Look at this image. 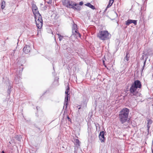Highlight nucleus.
I'll return each mask as SVG.
<instances>
[{"instance_id":"nucleus-1","label":"nucleus","mask_w":153,"mask_h":153,"mask_svg":"<svg viewBox=\"0 0 153 153\" xmlns=\"http://www.w3.org/2000/svg\"><path fill=\"white\" fill-rule=\"evenodd\" d=\"M142 85L140 82L138 80H135L131 86L129 91L131 96L134 98L135 100H137V97L140 96L141 94L137 90L138 88H140Z\"/></svg>"},{"instance_id":"nucleus-2","label":"nucleus","mask_w":153,"mask_h":153,"mask_svg":"<svg viewBox=\"0 0 153 153\" xmlns=\"http://www.w3.org/2000/svg\"><path fill=\"white\" fill-rule=\"evenodd\" d=\"M32 11L34 15L35 21L36 26L39 29H41L43 25L42 17L39 13L38 8L35 4H32Z\"/></svg>"},{"instance_id":"nucleus-3","label":"nucleus","mask_w":153,"mask_h":153,"mask_svg":"<svg viewBox=\"0 0 153 153\" xmlns=\"http://www.w3.org/2000/svg\"><path fill=\"white\" fill-rule=\"evenodd\" d=\"M129 112V109L126 108L123 109L120 111L119 118L122 123H124L127 120Z\"/></svg>"},{"instance_id":"nucleus-4","label":"nucleus","mask_w":153,"mask_h":153,"mask_svg":"<svg viewBox=\"0 0 153 153\" xmlns=\"http://www.w3.org/2000/svg\"><path fill=\"white\" fill-rule=\"evenodd\" d=\"M63 4L68 7L72 8L74 10H78L79 9V7L77 6V4L72 1H70L69 0H63Z\"/></svg>"},{"instance_id":"nucleus-5","label":"nucleus","mask_w":153,"mask_h":153,"mask_svg":"<svg viewBox=\"0 0 153 153\" xmlns=\"http://www.w3.org/2000/svg\"><path fill=\"white\" fill-rule=\"evenodd\" d=\"M109 33L107 30L100 31L97 34V37L100 40H105L109 38Z\"/></svg>"},{"instance_id":"nucleus-6","label":"nucleus","mask_w":153,"mask_h":153,"mask_svg":"<svg viewBox=\"0 0 153 153\" xmlns=\"http://www.w3.org/2000/svg\"><path fill=\"white\" fill-rule=\"evenodd\" d=\"M69 89V87H68V88L66 89V91L65 92L66 96L65 97V103H64V106L63 107V108H65V109H66L67 108L68 104V95H69L68 94V92Z\"/></svg>"},{"instance_id":"nucleus-7","label":"nucleus","mask_w":153,"mask_h":153,"mask_svg":"<svg viewBox=\"0 0 153 153\" xmlns=\"http://www.w3.org/2000/svg\"><path fill=\"white\" fill-rule=\"evenodd\" d=\"M72 33L75 35L78 34L79 37H80V34L77 32V25L75 24H74L72 27Z\"/></svg>"},{"instance_id":"nucleus-8","label":"nucleus","mask_w":153,"mask_h":153,"mask_svg":"<svg viewBox=\"0 0 153 153\" xmlns=\"http://www.w3.org/2000/svg\"><path fill=\"white\" fill-rule=\"evenodd\" d=\"M31 50L30 47L28 45H26L23 49V51L26 54L28 53Z\"/></svg>"},{"instance_id":"nucleus-9","label":"nucleus","mask_w":153,"mask_h":153,"mask_svg":"<svg viewBox=\"0 0 153 153\" xmlns=\"http://www.w3.org/2000/svg\"><path fill=\"white\" fill-rule=\"evenodd\" d=\"M105 132L102 131L100 132L99 135V138L101 142L102 143L104 142L105 138L104 137Z\"/></svg>"},{"instance_id":"nucleus-10","label":"nucleus","mask_w":153,"mask_h":153,"mask_svg":"<svg viewBox=\"0 0 153 153\" xmlns=\"http://www.w3.org/2000/svg\"><path fill=\"white\" fill-rule=\"evenodd\" d=\"M21 74H19V76H18V75L16 76L15 78L14 81L16 84H17L19 82V80H20V77Z\"/></svg>"},{"instance_id":"nucleus-11","label":"nucleus","mask_w":153,"mask_h":153,"mask_svg":"<svg viewBox=\"0 0 153 153\" xmlns=\"http://www.w3.org/2000/svg\"><path fill=\"white\" fill-rule=\"evenodd\" d=\"M74 143L76 146L78 148L80 146V143L79 140L78 139H75L74 140Z\"/></svg>"},{"instance_id":"nucleus-12","label":"nucleus","mask_w":153,"mask_h":153,"mask_svg":"<svg viewBox=\"0 0 153 153\" xmlns=\"http://www.w3.org/2000/svg\"><path fill=\"white\" fill-rule=\"evenodd\" d=\"M85 5L89 7L93 10H94L95 9V8L94 6L91 4L90 3H88L85 4Z\"/></svg>"},{"instance_id":"nucleus-13","label":"nucleus","mask_w":153,"mask_h":153,"mask_svg":"<svg viewBox=\"0 0 153 153\" xmlns=\"http://www.w3.org/2000/svg\"><path fill=\"white\" fill-rule=\"evenodd\" d=\"M114 0H109L108 4L107 6V8H108L110 7L113 4Z\"/></svg>"},{"instance_id":"nucleus-14","label":"nucleus","mask_w":153,"mask_h":153,"mask_svg":"<svg viewBox=\"0 0 153 153\" xmlns=\"http://www.w3.org/2000/svg\"><path fill=\"white\" fill-rule=\"evenodd\" d=\"M5 2L4 1H2L1 2V7L2 9H4L5 7Z\"/></svg>"},{"instance_id":"nucleus-15","label":"nucleus","mask_w":153,"mask_h":153,"mask_svg":"<svg viewBox=\"0 0 153 153\" xmlns=\"http://www.w3.org/2000/svg\"><path fill=\"white\" fill-rule=\"evenodd\" d=\"M126 25L127 26L129 25L130 24L132 23L131 20L128 19L126 22Z\"/></svg>"},{"instance_id":"nucleus-16","label":"nucleus","mask_w":153,"mask_h":153,"mask_svg":"<svg viewBox=\"0 0 153 153\" xmlns=\"http://www.w3.org/2000/svg\"><path fill=\"white\" fill-rule=\"evenodd\" d=\"M56 34L58 36V38L60 41H61L63 38V36H61L58 33H56Z\"/></svg>"},{"instance_id":"nucleus-17","label":"nucleus","mask_w":153,"mask_h":153,"mask_svg":"<svg viewBox=\"0 0 153 153\" xmlns=\"http://www.w3.org/2000/svg\"><path fill=\"white\" fill-rule=\"evenodd\" d=\"M129 56L128 55V54H126V56L125 58V59L126 61H128L129 60Z\"/></svg>"},{"instance_id":"nucleus-18","label":"nucleus","mask_w":153,"mask_h":153,"mask_svg":"<svg viewBox=\"0 0 153 153\" xmlns=\"http://www.w3.org/2000/svg\"><path fill=\"white\" fill-rule=\"evenodd\" d=\"M12 88V87L11 86H10V87H9V88L8 90H7V93L9 94H10L11 92V89Z\"/></svg>"},{"instance_id":"nucleus-19","label":"nucleus","mask_w":153,"mask_h":153,"mask_svg":"<svg viewBox=\"0 0 153 153\" xmlns=\"http://www.w3.org/2000/svg\"><path fill=\"white\" fill-rule=\"evenodd\" d=\"M146 60H147V58L146 59L145 61H144V62H143V68H142V72L143 71V70L144 69V67L145 65H146Z\"/></svg>"},{"instance_id":"nucleus-20","label":"nucleus","mask_w":153,"mask_h":153,"mask_svg":"<svg viewBox=\"0 0 153 153\" xmlns=\"http://www.w3.org/2000/svg\"><path fill=\"white\" fill-rule=\"evenodd\" d=\"M21 137H20V136H19L18 135H16V138L18 140H20Z\"/></svg>"},{"instance_id":"nucleus-21","label":"nucleus","mask_w":153,"mask_h":153,"mask_svg":"<svg viewBox=\"0 0 153 153\" xmlns=\"http://www.w3.org/2000/svg\"><path fill=\"white\" fill-rule=\"evenodd\" d=\"M132 23H133L135 25H136L137 24V21L136 20H131Z\"/></svg>"},{"instance_id":"nucleus-22","label":"nucleus","mask_w":153,"mask_h":153,"mask_svg":"<svg viewBox=\"0 0 153 153\" xmlns=\"http://www.w3.org/2000/svg\"><path fill=\"white\" fill-rule=\"evenodd\" d=\"M152 123V121L151 120H148L147 124H151Z\"/></svg>"},{"instance_id":"nucleus-23","label":"nucleus","mask_w":153,"mask_h":153,"mask_svg":"<svg viewBox=\"0 0 153 153\" xmlns=\"http://www.w3.org/2000/svg\"><path fill=\"white\" fill-rule=\"evenodd\" d=\"M95 126L96 127L97 130V128L98 127H99V125L98 123H95Z\"/></svg>"},{"instance_id":"nucleus-24","label":"nucleus","mask_w":153,"mask_h":153,"mask_svg":"<svg viewBox=\"0 0 153 153\" xmlns=\"http://www.w3.org/2000/svg\"><path fill=\"white\" fill-rule=\"evenodd\" d=\"M83 4V2L82 1H80L79 3V5H82Z\"/></svg>"},{"instance_id":"nucleus-25","label":"nucleus","mask_w":153,"mask_h":153,"mask_svg":"<svg viewBox=\"0 0 153 153\" xmlns=\"http://www.w3.org/2000/svg\"><path fill=\"white\" fill-rule=\"evenodd\" d=\"M144 55H143L142 56V57H141V59L142 60L143 59H144Z\"/></svg>"},{"instance_id":"nucleus-26","label":"nucleus","mask_w":153,"mask_h":153,"mask_svg":"<svg viewBox=\"0 0 153 153\" xmlns=\"http://www.w3.org/2000/svg\"><path fill=\"white\" fill-rule=\"evenodd\" d=\"M150 126L149 124H148L147 125V127L148 128H149L150 127Z\"/></svg>"},{"instance_id":"nucleus-27","label":"nucleus","mask_w":153,"mask_h":153,"mask_svg":"<svg viewBox=\"0 0 153 153\" xmlns=\"http://www.w3.org/2000/svg\"><path fill=\"white\" fill-rule=\"evenodd\" d=\"M107 9H108V8H107V7H106V9H105V10H104V12H106V10H107Z\"/></svg>"},{"instance_id":"nucleus-28","label":"nucleus","mask_w":153,"mask_h":153,"mask_svg":"<svg viewBox=\"0 0 153 153\" xmlns=\"http://www.w3.org/2000/svg\"><path fill=\"white\" fill-rule=\"evenodd\" d=\"M67 118L68 119V120H70V118L68 117H67Z\"/></svg>"},{"instance_id":"nucleus-29","label":"nucleus","mask_w":153,"mask_h":153,"mask_svg":"<svg viewBox=\"0 0 153 153\" xmlns=\"http://www.w3.org/2000/svg\"><path fill=\"white\" fill-rule=\"evenodd\" d=\"M56 82L58 83V81H55L54 82Z\"/></svg>"},{"instance_id":"nucleus-30","label":"nucleus","mask_w":153,"mask_h":153,"mask_svg":"<svg viewBox=\"0 0 153 153\" xmlns=\"http://www.w3.org/2000/svg\"><path fill=\"white\" fill-rule=\"evenodd\" d=\"M152 153H153V149H152Z\"/></svg>"},{"instance_id":"nucleus-31","label":"nucleus","mask_w":153,"mask_h":153,"mask_svg":"<svg viewBox=\"0 0 153 153\" xmlns=\"http://www.w3.org/2000/svg\"><path fill=\"white\" fill-rule=\"evenodd\" d=\"M77 35H78L77 36H79V37L78 34H77ZM76 35V36H77V35Z\"/></svg>"},{"instance_id":"nucleus-32","label":"nucleus","mask_w":153,"mask_h":153,"mask_svg":"<svg viewBox=\"0 0 153 153\" xmlns=\"http://www.w3.org/2000/svg\"><path fill=\"white\" fill-rule=\"evenodd\" d=\"M103 61V63H104V61Z\"/></svg>"},{"instance_id":"nucleus-33","label":"nucleus","mask_w":153,"mask_h":153,"mask_svg":"<svg viewBox=\"0 0 153 153\" xmlns=\"http://www.w3.org/2000/svg\"><path fill=\"white\" fill-rule=\"evenodd\" d=\"M2 152H3V153H4V152L3 151H2Z\"/></svg>"},{"instance_id":"nucleus-34","label":"nucleus","mask_w":153,"mask_h":153,"mask_svg":"<svg viewBox=\"0 0 153 153\" xmlns=\"http://www.w3.org/2000/svg\"><path fill=\"white\" fill-rule=\"evenodd\" d=\"M36 109H38V107H36Z\"/></svg>"},{"instance_id":"nucleus-35","label":"nucleus","mask_w":153,"mask_h":153,"mask_svg":"<svg viewBox=\"0 0 153 153\" xmlns=\"http://www.w3.org/2000/svg\"><path fill=\"white\" fill-rule=\"evenodd\" d=\"M105 67L106 68V66L105 65Z\"/></svg>"},{"instance_id":"nucleus-36","label":"nucleus","mask_w":153,"mask_h":153,"mask_svg":"<svg viewBox=\"0 0 153 153\" xmlns=\"http://www.w3.org/2000/svg\"><path fill=\"white\" fill-rule=\"evenodd\" d=\"M152 144H153V140Z\"/></svg>"},{"instance_id":"nucleus-37","label":"nucleus","mask_w":153,"mask_h":153,"mask_svg":"<svg viewBox=\"0 0 153 153\" xmlns=\"http://www.w3.org/2000/svg\"><path fill=\"white\" fill-rule=\"evenodd\" d=\"M74 153H77L76 152H74Z\"/></svg>"}]
</instances>
